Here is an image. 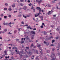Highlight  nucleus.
Returning <instances> with one entry per match:
<instances>
[{"label": "nucleus", "mask_w": 60, "mask_h": 60, "mask_svg": "<svg viewBox=\"0 0 60 60\" xmlns=\"http://www.w3.org/2000/svg\"><path fill=\"white\" fill-rule=\"evenodd\" d=\"M55 50V49H52V51H54V50Z\"/></svg>", "instance_id": "338daca9"}, {"label": "nucleus", "mask_w": 60, "mask_h": 60, "mask_svg": "<svg viewBox=\"0 0 60 60\" xmlns=\"http://www.w3.org/2000/svg\"><path fill=\"white\" fill-rule=\"evenodd\" d=\"M3 58V57H1V56H0V59H2Z\"/></svg>", "instance_id": "0e129e2a"}, {"label": "nucleus", "mask_w": 60, "mask_h": 60, "mask_svg": "<svg viewBox=\"0 0 60 60\" xmlns=\"http://www.w3.org/2000/svg\"><path fill=\"white\" fill-rule=\"evenodd\" d=\"M39 12H41V9H39Z\"/></svg>", "instance_id": "f704fd0d"}, {"label": "nucleus", "mask_w": 60, "mask_h": 60, "mask_svg": "<svg viewBox=\"0 0 60 60\" xmlns=\"http://www.w3.org/2000/svg\"><path fill=\"white\" fill-rule=\"evenodd\" d=\"M19 55H20V57H22V56H24V55H20V53L19 54Z\"/></svg>", "instance_id": "f3484780"}, {"label": "nucleus", "mask_w": 60, "mask_h": 60, "mask_svg": "<svg viewBox=\"0 0 60 60\" xmlns=\"http://www.w3.org/2000/svg\"><path fill=\"white\" fill-rule=\"evenodd\" d=\"M4 10H7V9L6 8H4Z\"/></svg>", "instance_id": "58836bf2"}, {"label": "nucleus", "mask_w": 60, "mask_h": 60, "mask_svg": "<svg viewBox=\"0 0 60 60\" xmlns=\"http://www.w3.org/2000/svg\"><path fill=\"white\" fill-rule=\"evenodd\" d=\"M26 49L25 51L26 52H27L28 55H29V56H31V54H33V53L32 52H31V51H29V52H27V51H26V50L27 49L28 50L29 49V48L28 47H26Z\"/></svg>", "instance_id": "f257e3e1"}, {"label": "nucleus", "mask_w": 60, "mask_h": 60, "mask_svg": "<svg viewBox=\"0 0 60 60\" xmlns=\"http://www.w3.org/2000/svg\"><path fill=\"white\" fill-rule=\"evenodd\" d=\"M21 5V6H23V4H22V3H20L19 4V5Z\"/></svg>", "instance_id": "2eb2a0df"}, {"label": "nucleus", "mask_w": 60, "mask_h": 60, "mask_svg": "<svg viewBox=\"0 0 60 60\" xmlns=\"http://www.w3.org/2000/svg\"><path fill=\"white\" fill-rule=\"evenodd\" d=\"M14 32L15 33H16L17 32V30H15L14 31Z\"/></svg>", "instance_id": "c85d7f7f"}, {"label": "nucleus", "mask_w": 60, "mask_h": 60, "mask_svg": "<svg viewBox=\"0 0 60 60\" xmlns=\"http://www.w3.org/2000/svg\"><path fill=\"white\" fill-rule=\"evenodd\" d=\"M43 26H42V25L41 26H40V27H41V28H43Z\"/></svg>", "instance_id": "393cba45"}, {"label": "nucleus", "mask_w": 60, "mask_h": 60, "mask_svg": "<svg viewBox=\"0 0 60 60\" xmlns=\"http://www.w3.org/2000/svg\"><path fill=\"white\" fill-rule=\"evenodd\" d=\"M54 41H54V40H53L52 41V43H53V42H54Z\"/></svg>", "instance_id": "c9c22d12"}, {"label": "nucleus", "mask_w": 60, "mask_h": 60, "mask_svg": "<svg viewBox=\"0 0 60 60\" xmlns=\"http://www.w3.org/2000/svg\"><path fill=\"white\" fill-rule=\"evenodd\" d=\"M25 26H28V25L27 24L25 25Z\"/></svg>", "instance_id": "a18cd8bd"}, {"label": "nucleus", "mask_w": 60, "mask_h": 60, "mask_svg": "<svg viewBox=\"0 0 60 60\" xmlns=\"http://www.w3.org/2000/svg\"><path fill=\"white\" fill-rule=\"evenodd\" d=\"M35 56L34 55H33L32 56V57H31V59H33L34 58V56Z\"/></svg>", "instance_id": "9b49d317"}, {"label": "nucleus", "mask_w": 60, "mask_h": 60, "mask_svg": "<svg viewBox=\"0 0 60 60\" xmlns=\"http://www.w3.org/2000/svg\"><path fill=\"white\" fill-rule=\"evenodd\" d=\"M44 23H42V26H43L44 25Z\"/></svg>", "instance_id": "e2e57ef3"}, {"label": "nucleus", "mask_w": 60, "mask_h": 60, "mask_svg": "<svg viewBox=\"0 0 60 60\" xmlns=\"http://www.w3.org/2000/svg\"><path fill=\"white\" fill-rule=\"evenodd\" d=\"M33 10H34L33 11L34 12H35V9H33Z\"/></svg>", "instance_id": "09e8293b"}, {"label": "nucleus", "mask_w": 60, "mask_h": 60, "mask_svg": "<svg viewBox=\"0 0 60 60\" xmlns=\"http://www.w3.org/2000/svg\"><path fill=\"white\" fill-rule=\"evenodd\" d=\"M37 1V0H34V2H36Z\"/></svg>", "instance_id": "c03bdc74"}, {"label": "nucleus", "mask_w": 60, "mask_h": 60, "mask_svg": "<svg viewBox=\"0 0 60 60\" xmlns=\"http://www.w3.org/2000/svg\"><path fill=\"white\" fill-rule=\"evenodd\" d=\"M39 49H40V50H41V51H40V53H41V54H42V53H43V52H41V51H42V50L41 49V48H39Z\"/></svg>", "instance_id": "ddd939ff"}, {"label": "nucleus", "mask_w": 60, "mask_h": 60, "mask_svg": "<svg viewBox=\"0 0 60 60\" xmlns=\"http://www.w3.org/2000/svg\"><path fill=\"white\" fill-rule=\"evenodd\" d=\"M44 35H46V34H47L46 33H45V31H44Z\"/></svg>", "instance_id": "dca6fc26"}, {"label": "nucleus", "mask_w": 60, "mask_h": 60, "mask_svg": "<svg viewBox=\"0 0 60 60\" xmlns=\"http://www.w3.org/2000/svg\"><path fill=\"white\" fill-rule=\"evenodd\" d=\"M4 31H5V32H6V31H7V29H5L4 30Z\"/></svg>", "instance_id": "5fc2aeb1"}, {"label": "nucleus", "mask_w": 60, "mask_h": 60, "mask_svg": "<svg viewBox=\"0 0 60 60\" xmlns=\"http://www.w3.org/2000/svg\"><path fill=\"white\" fill-rule=\"evenodd\" d=\"M23 17H24L25 18H26V16H25V15H23Z\"/></svg>", "instance_id": "79ce46f5"}, {"label": "nucleus", "mask_w": 60, "mask_h": 60, "mask_svg": "<svg viewBox=\"0 0 60 60\" xmlns=\"http://www.w3.org/2000/svg\"><path fill=\"white\" fill-rule=\"evenodd\" d=\"M4 18H7V16H4Z\"/></svg>", "instance_id": "13d9d810"}, {"label": "nucleus", "mask_w": 60, "mask_h": 60, "mask_svg": "<svg viewBox=\"0 0 60 60\" xmlns=\"http://www.w3.org/2000/svg\"><path fill=\"white\" fill-rule=\"evenodd\" d=\"M34 8L33 7V6H32L31 9H33H33H34Z\"/></svg>", "instance_id": "4c0bfd02"}, {"label": "nucleus", "mask_w": 60, "mask_h": 60, "mask_svg": "<svg viewBox=\"0 0 60 60\" xmlns=\"http://www.w3.org/2000/svg\"><path fill=\"white\" fill-rule=\"evenodd\" d=\"M20 52H19V51H18L16 53V54H19Z\"/></svg>", "instance_id": "412c9836"}, {"label": "nucleus", "mask_w": 60, "mask_h": 60, "mask_svg": "<svg viewBox=\"0 0 60 60\" xmlns=\"http://www.w3.org/2000/svg\"><path fill=\"white\" fill-rule=\"evenodd\" d=\"M22 16V15H18V17H21V16Z\"/></svg>", "instance_id": "4468645a"}, {"label": "nucleus", "mask_w": 60, "mask_h": 60, "mask_svg": "<svg viewBox=\"0 0 60 60\" xmlns=\"http://www.w3.org/2000/svg\"><path fill=\"white\" fill-rule=\"evenodd\" d=\"M18 30L19 31H20V29H20V28H18Z\"/></svg>", "instance_id": "37998d69"}, {"label": "nucleus", "mask_w": 60, "mask_h": 60, "mask_svg": "<svg viewBox=\"0 0 60 60\" xmlns=\"http://www.w3.org/2000/svg\"><path fill=\"white\" fill-rule=\"evenodd\" d=\"M9 17V18H11V15H10L8 16Z\"/></svg>", "instance_id": "de8ad7c7"}, {"label": "nucleus", "mask_w": 60, "mask_h": 60, "mask_svg": "<svg viewBox=\"0 0 60 60\" xmlns=\"http://www.w3.org/2000/svg\"><path fill=\"white\" fill-rule=\"evenodd\" d=\"M55 56V53H52V56H51L52 57H53V58H52L51 60H55L56 59V56Z\"/></svg>", "instance_id": "7ed1b4c3"}, {"label": "nucleus", "mask_w": 60, "mask_h": 60, "mask_svg": "<svg viewBox=\"0 0 60 60\" xmlns=\"http://www.w3.org/2000/svg\"><path fill=\"white\" fill-rule=\"evenodd\" d=\"M46 45H47V46H48V45H49V43H47L46 44Z\"/></svg>", "instance_id": "6ab92c4d"}, {"label": "nucleus", "mask_w": 60, "mask_h": 60, "mask_svg": "<svg viewBox=\"0 0 60 60\" xmlns=\"http://www.w3.org/2000/svg\"><path fill=\"white\" fill-rule=\"evenodd\" d=\"M55 1L54 0H53L52 1V2L53 3H55Z\"/></svg>", "instance_id": "cd10ccee"}, {"label": "nucleus", "mask_w": 60, "mask_h": 60, "mask_svg": "<svg viewBox=\"0 0 60 60\" xmlns=\"http://www.w3.org/2000/svg\"><path fill=\"white\" fill-rule=\"evenodd\" d=\"M27 2L28 3H30V1L29 0H28L27 1Z\"/></svg>", "instance_id": "bf43d9fd"}, {"label": "nucleus", "mask_w": 60, "mask_h": 60, "mask_svg": "<svg viewBox=\"0 0 60 60\" xmlns=\"http://www.w3.org/2000/svg\"><path fill=\"white\" fill-rule=\"evenodd\" d=\"M50 46H54V45H53V44H51L50 45Z\"/></svg>", "instance_id": "49530a36"}, {"label": "nucleus", "mask_w": 60, "mask_h": 60, "mask_svg": "<svg viewBox=\"0 0 60 60\" xmlns=\"http://www.w3.org/2000/svg\"><path fill=\"white\" fill-rule=\"evenodd\" d=\"M41 12H39L38 14V15H35V17H38V15H40V14H41Z\"/></svg>", "instance_id": "6e6552de"}, {"label": "nucleus", "mask_w": 60, "mask_h": 60, "mask_svg": "<svg viewBox=\"0 0 60 60\" xmlns=\"http://www.w3.org/2000/svg\"><path fill=\"white\" fill-rule=\"evenodd\" d=\"M33 29L34 31V30H36V28Z\"/></svg>", "instance_id": "4d7b16f0"}, {"label": "nucleus", "mask_w": 60, "mask_h": 60, "mask_svg": "<svg viewBox=\"0 0 60 60\" xmlns=\"http://www.w3.org/2000/svg\"><path fill=\"white\" fill-rule=\"evenodd\" d=\"M47 42H46L45 41H44V43L45 44H46L47 43Z\"/></svg>", "instance_id": "b1692460"}, {"label": "nucleus", "mask_w": 60, "mask_h": 60, "mask_svg": "<svg viewBox=\"0 0 60 60\" xmlns=\"http://www.w3.org/2000/svg\"><path fill=\"white\" fill-rule=\"evenodd\" d=\"M49 50H48L47 51V53H49Z\"/></svg>", "instance_id": "3c124183"}, {"label": "nucleus", "mask_w": 60, "mask_h": 60, "mask_svg": "<svg viewBox=\"0 0 60 60\" xmlns=\"http://www.w3.org/2000/svg\"><path fill=\"white\" fill-rule=\"evenodd\" d=\"M29 6H31V5H32V4L30 3V4H29Z\"/></svg>", "instance_id": "7c9ffc66"}, {"label": "nucleus", "mask_w": 60, "mask_h": 60, "mask_svg": "<svg viewBox=\"0 0 60 60\" xmlns=\"http://www.w3.org/2000/svg\"><path fill=\"white\" fill-rule=\"evenodd\" d=\"M56 30L57 31H59V29H58V28H57L56 29Z\"/></svg>", "instance_id": "8fccbe9b"}, {"label": "nucleus", "mask_w": 60, "mask_h": 60, "mask_svg": "<svg viewBox=\"0 0 60 60\" xmlns=\"http://www.w3.org/2000/svg\"><path fill=\"white\" fill-rule=\"evenodd\" d=\"M19 39H16V41H19Z\"/></svg>", "instance_id": "864d4df0"}, {"label": "nucleus", "mask_w": 60, "mask_h": 60, "mask_svg": "<svg viewBox=\"0 0 60 60\" xmlns=\"http://www.w3.org/2000/svg\"><path fill=\"white\" fill-rule=\"evenodd\" d=\"M14 49H16V50H17L18 49V48L16 47H14Z\"/></svg>", "instance_id": "4be33fe9"}, {"label": "nucleus", "mask_w": 60, "mask_h": 60, "mask_svg": "<svg viewBox=\"0 0 60 60\" xmlns=\"http://www.w3.org/2000/svg\"><path fill=\"white\" fill-rule=\"evenodd\" d=\"M53 16L54 17H56V15H53Z\"/></svg>", "instance_id": "69168bd1"}, {"label": "nucleus", "mask_w": 60, "mask_h": 60, "mask_svg": "<svg viewBox=\"0 0 60 60\" xmlns=\"http://www.w3.org/2000/svg\"><path fill=\"white\" fill-rule=\"evenodd\" d=\"M48 7H51V6L50 5H48Z\"/></svg>", "instance_id": "a19ab883"}, {"label": "nucleus", "mask_w": 60, "mask_h": 60, "mask_svg": "<svg viewBox=\"0 0 60 60\" xmlns=\"http://www.w3.org/2000/svg\"><path fill=\"white\" fill-rule=\"evenodd\" d=\"M0 16L1 17H3L4 16V15L3 14H1Z\"/></svg>", "instance_id": "2f4dec72"}, {"label": "nucleus", "mask_w": 60, "mask_h": 60, "mask_svg": "<svg viewBox=\"0 0 60 60\" xmlns=\"http://www.w3.org/2000/svg\"><path fill=\"white\" fill-rule=\"evenodd\" d=\"M56 39H58V37H56Z\"/></svg>", "instance_id": "680f3d73"}, {"label": "nucleus", "mask_w": 60, "mask_h": 60, "mask_svg": "<svg viewBox=\"0 0 60 60\" xmlns=\"http://www.w3.org/2000/svg\"><path fill=\"white\" fill-rule=\"evenodd\" d=\"M32 51H33V52H34L35 51H34V49H32Z\"/></svg>", "instance_id": "bb28decb"}, {"label": "nucleus", "mask_w": 60, "mask_h": 60, "mask_svg": "<svg viewBox=\"0 0 60 60\" xmlns=\"http://www.w3.org/2000/svg\"><path fill=\"white\" fill-rule=\"evenodd\" d=\"M5 5H6V6H7L8 5V4L7 3H6L5 4Z\"/></svg>", "instance_id": "473e14b6"}, {"label": "nucleus", "mask_w": 60, "mask_h": 60, "mask_svg": "<svg viewBox=\"0 0 60 60\" xmlns=\"http://www.w3.org/2000/svg\"><path fill=\"white\" fill-rule=\"evenodd\" d=\"M27 8V7L26 6L24 7V8H23V9H24V10H26V9Z\"/></svg>", "instance_id": "9d476101"}, {"label": "nucleus", "mask_w": 60, "mask_h": 60, "mask_svg": "<svg viewBox=\"0 0 60 60\" xmlns=\"http://www.w3.org/2000/svg\"><path fill=\"white\" fill-rule=\"evenodd\" d=\"M41 11H42V12H43V11H43V10H42Z\"/></svg>", "instance_id": "774afa93"}, {"label": "nucleus", "mask_w": 60, "mask_h": 60, "mask_svg": "<svg viewBox=\"0 0 60 60\" xmlns=\"http://www.w3.org/2000/svg\"><path fill=\"white\" fill-rule=\"evenodd\" d=\"M20 53L22 54H23L24 55V57L25 58H26V57H28V56H27V54H26V52H24V51H22Z\"/></svg>", "instance_id": "f03ea898"}, {"label": "nucleus", "mask_w": 60, "mask_h": 60, "mask_svg": "<svg viewBox=\"0 0 60 60\" xmlns=\"http://www.w3.org/2000/svg\"><path fill=\"white\" fill-rule=\"evenodd\" d=\"M11 22H10V23H9V24L7 23H5L4 22L3 23V24L4 25H8L9 26H11Z\"/></svg>", "instance_id": "20e7f679"}, {"label": "nucleus", "mask_w": 60, "mask_h": 60, "mask_svg": "<svg viewBox=\"0 0 60 60\" xmlns=\"http://www.w3.org/2000/svg\"><path fill=\"white\" fill-rule=\"evenodd\" d=\"M41 2L42 1L41 0H38V2L39 5L40 4H41Z\"/></svg>", "instance_id": "0eeeda50"}, {"label": "nucleus", "mask_w": 60, "mask_h": 60, "mask_svg": "<svg viewBox=\"0 0 60 60\" xmlns=\"http://www.w3.org/2000/svg\"><path fill=\"white\" fill-rule=\"evenodd\" d=\"M11 59H12L13 60L14 59V58H13V56L12 57H11Z\"/></svg>", "instance_id": "5701e85b"}, {"label": "nucleus", "mask_w": 60, "mask_h": 60, "mask_svg": "<svg viewBox=\"0 0 60 60\" xmlns=\"http://www.w3.org/2000/svg\"><path fill=\"white\" fill-rule=\"evenodd\" d=\"M53 38V37H49V38H48V39L47 38H46L45 39L46 41H47V40H50L51 39H52Z\"/></svg>", "instance_id": "39448f33"}, {"label": "nucleus", "mask_w": 60, "mask_h": 60, "mask_svg": "<svg viewBox=\"0 0 60 60\" xmlns=\"http://www.w3.org/2000/svg\"><path fill=\"white\" fill-rule=\"evenodd\" d=\"M34 46V44H32L31 45V47H33Z\"/></svg>", "instance_id": "ea45409f"}, {"label": "nucleus", "mask_w": 60, "mask_h": 60, "mask_svg": "<svg viewBox=\"0 0 60 60\" xmlns=\"http://www.w3.org/2000/svg\"><path fill=\"white\" fill-rule=\"evenodd\" d=\"M36 52L37 53V54H39V53H38V51L37 50H36Z\"/></svg>", "instance_id": "a878e982"}, {"label": "nucleus", "mask_w": 60, "mask_h": 60, "mask_svg": "<svg viewBox=\"0 0 60 60\" xmlns=\"http://www.w3.org/2000/svg\"><path fill=\"white\" fill-rule=\"evenodd\" d=\"M41 46V45H39L37 46V47H38V48H39V47H40Z\"/></svg>", "instance_id": "a211bd4d"}, {"label": "nucleus", "mask_w": 60, "mask_h": 60, "mask_svg": "<svg viewBox=\"0 0 60 60\" xmlns=\"http://www.w3.org/2000/svg\"><path fill=\"white\" fill-rule=\"evenodd\" d=\"M20 2H24V0H20Z\"/></svg>", "instance_id": "e433bc0d"}, {"label": "nucleus", "mask_w": 60, "mask_h": 60, "mask_svg": "<svg viewBox=\"0 0 60 60\" xmlns=\"http://www.w3.org/2000/svg\"><path fill=\"white\" fill-rule=\"evenodd\" d=\"M12 7H15V4H13L12 6Z\"/></svg>", "instance_id": "72a5a7b5"}, {"label": "nucleus", "mask_w": 60, "mask_h": 60, "mask_svg": "<svg viewBox=\"0 0 60 60\" xmlns=\"http://www.w3.org/2000/svg\"><path fill=\"white\" fill-rule=\"evenodd\" d=\"M27 17H30V15H27Z\"/></svg>", "instance_id": "052dcab7"}, {"label": "nucleus", "mask_w": 60, "mask_h": 60, "mask_svg": "<svg viewBox=\"0 0 60 60\" xmlns=\"http://www.w3.org/2000/svg\"><path fill=\"white\" fill-rule=\"evenodd\" d=\"M6 52H6V51H4V53H5V54H6Z\"/></svg>", "instance_id": "603ef678"}, {"label": "nucleus", "mask_w": 60, "mask_h": 60, "mask_svg": "<svg viewBox=\"0 0 60 60\" xmlns=\"http://www.w3.org/2000/svg\"><path fill=\"white\" fill-rule=\"evenodd\" d=\"M24 41H21L20 42L22 44V43H24Z\"/></svg>", "instance_id": "c756f323"}, {"label": "nucleus", "mask_w": 60, "mask_h": 60, "mask_svg": "<svg viewBox=\"0 0 60 60\" xmlns=\"http://www.w3.org/2000/svg\"><path fill=\"white\" fill-rule=\"evenodd\" d=\"M27 29H33V28H31V26H27Z\"/></svg>", "instance_id": "423d86ee"}, {"label": "nucleus", "mask_w": 60, "mask_h": 60, "mask_svg": "<svg viewBox=\"0 0 60 60\" xmlns=\"http://www.w3.org/2000/svg\"><path fill=\"white\" fill-rule=\"evenodd\" d=\"M31 33L32 34H35V32H34V31H31Z\"/></svg>", "instance_id": "1a4fd4ad"}, {"label": "nucleus", "mask_w": 60, "mask_h": 60, "mask_svg": "<svg viewBox=\"0 0 60 60\" xmlns=\"http://www.w3.org/2000/svg\"><path fill=\"white\" fill-rule=\"evenodd\" d=\"M8 10H9V11H11L12 10L11 9V8H9L8 9Z\"/></svg>", "instance_id": "aec40b11"}, {"label": "nucleus", "mask_w": 60, "mask_h": 60, "mask_svg": "<svg viewBox=\"0 0 60 60\" xmlns=\"http://www.w3.org/2000/svg\"><path fill=\"white\" fill-rule=\"evenodd\" d=\"M39 9H41V8H40L39 7H38L37 8V9L38 11L39 10Z\"/></svg>", "instance_id": "f8f14e48"}, {"label": "nucleus", "mask_w": 60, "mask_h": 60, "mask_svg": "<svg viewBox=\"0 0 60 60\" xmlns=\"http://www.w3.org/2000/svg\"><path fill=\"white\" fill-rule=\"evenodd\" d=\"M21 24H24V22H21Z\"/></svg>", "instance_id": "6e6d98bb"}]
</instances>
